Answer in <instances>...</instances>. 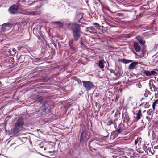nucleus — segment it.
I'll use <instances>...</instances> for the list:
<instances>
[{
	"label": "nucleus",
	"instance_id": "10",
	"mask_svg": "<svg viewBox=\"0 0 158 158\" xmlns=\"http://www.w3.org/2000/svg\"><path fill=\"white\" fill-rule=\"evenodd\" d=\"M23 1L25 5H27V4H28L30 5H32L34 4L35 2L34 1H33L32 0H25Z\"/></svg>",
	"mask_w": 158,
	"mask_h": 158
},
{
	"label": "nucleus",
	"instance_id": "12",
	"mask_svg": "<svg viewBox=\"0 0 158 158\" xmlns=\"http://www.w3.org/2000/svg\"><path fill=\"white\" fill-rule=\"evenodd\" d=\"M137 117L136 118L139 120L140 118V117L142 116L141 110H139L136 114Z\"/></svg>",
	"mask_w": 158,
	"mask_h": 158
},
{
	"label": "nucleus",
	"instance_id": "25",
	"mask_svg": "<svg viewBox=\"0 0 158 158\" xmlns=\"http://www.w3.org/2000/svg\"><path fill=\"white\" fill-rule=\"evenodd\" d=\"M12 50H13V51H14L15 50V48H13Z\"/></svg>",
	"mask_w": 158,
	"mask_h": 158
},
{
	"label": "nucleus",
	"instance_id": "11",
	"mask_svg": "<svg viewBox=\"0 0 158 158\" xmlns=\"http://www.w3.org/2000/svg\"><path fill=\"white\" fill-rule=\"evenodd\" d=\"M104 61L102 60L100 61L98 63V66L100 68H103L104 67Z\"/></svg>",
	"mask_w": 158,
	"mask_h": 158
},
{
	"label": "nucleus",
	"instance_id": "18",
	"mask_svg": "<svg viewBox=\"0 0 158 158\" xmlns=\"http://www.w3.org/2000/svg\"><path fill=\"white\" fill-rule=\"evenodd\" d=\"M52 23H55V24L57 23L59 24H61V25H62V23L60 21H55V22H53Z\"/></svg>",
	"mask_w": 158,
	"mask_h": 158
},
{
	"label": "nucleus",
	"instance_id": "13",
	"mask_svg": "<svg viewBox=\"0 0 158 158\" xmlns=\"http://www.w3.org/2000/svg\"><path fill=\"white\" fill-rule=\"evenodd\" d=\"M12 24L10 23H5L3 24V26H5V27H11L12 26Z\"/></svg>",
	"mask_w": 158,
	"mask_h": 158
},
{
	"label": "nucleus",
	"instance_id": "6",
	"mask_svg": "<svg viewBox=\"0 0 158 158\" xmlns=\"http://www.w3.org/2000/svg\"><path fill=\"white\" fill-rule=\"evenodd\" d=\"M138 64V62H134L131 63L129 65V69L130 70L133 69Z\"/></svg>",
	"mask_w": 158,
	"mask_h": 158
},
{
	"label": "nucleus",
	"instance_id": "28",
	"mask_svg": "<svg viewBox=\"0 0 158 158\" xmlns=\"http://www.w3.org/2000/svg\"><path fill=\"white\" fill-rule=\"evenodd\" d=\"M83 14H82L81 16H82Z\"/></svg>",
	"mask_w": 158,
	"mask_h": 158
},
{
	"label": "nucleus",
	"instance_id": "5",
	"mask_svg": "<svg viewBox=\"0 0 158 158\" xmlns=\"http://www.w3.org/2000/svg\"><path fill=\"white\" fill-rule=\"evenodd\" d=\"M156 71H157L158 70L157 69H155L154 70L151 71L145 70L144 71V73L146 76H150L156 74L157 73Z\"/></svg>",
	"mask_w": 158,
	"mask_h": 158
},
{
	"label": "nucleus",
	"instance_id": "23",
	"mask_svg": "<svg viewBox=\"0 0 158 158\" xmlns=\"http://www.w3.org/2000/svg\"><path fill=\"white\" fill-rule=\"evenodd\" d=\"M138 143V139L136 140L135 141V145H136V144L137 143Z\"/></svg>",
	"mask_w": 158,
	"mask_h": 158
},
{
	"label": "nucleus",
	"instance_id": "8",
	"mask_svg": "<svg viewBox=\"0 0 158 158\" xmlns=\"http://www.w3.org/2000/svg\"><path fill=\"white\" fill-rule=\"evenodd\" d=\"M95 28L93 27L87 28L86 31L90 33L93 34L96 31Z\"/></svg>",
	"mask_w": 158,
	"mask_h": 158
},
{
	"label": "nucleus",
	"instance_id": "27",
	"mask_svg": "<svg viewBox=\"0 0 158 158\" xmlns=\"http://www.w3.org/2000/svg\"><path fill=\"white\" fill-rule=\"evenodd\" d=\"M81 18H82V17H81V18L80 19V20L81 19Z\"/></svg>",
	"mask_w": 158,
	"mask_h": 158
},
{
	"label": "nucleus",
	"instance_id": "17",
	"mask_svg": "<svg viewBox=\"0 0 158 158\" xmlns=\"http://www.w3.org/2000/svg\"><path fill=\"white\" fill-rule=\"evenodd\" d=\"M153 111V110H152V109H149L147 111V114L149 115H151V113H152Z\"/></svg>",
	"mask_w": 158,
	"mask_h": 158
},
{
	"label": "nucleus",
	"instance_id": "7",
	"mask_svg": "<svg viewBox=\"0 0 158 158\" xmlns=\"http://www.w3.org/2000/svg\"><path fill=\"white\" fill-rule=\"evenodd\" d=\"M134 47L135 50L137 52H139L140 51L141 48L139 44L136 42L134 43Z\"/></svg>",
	"mask_w": 158,
	"mask_h": 158
},
{
	"label": "nucleus",
	"instance_id": "24",
	"mask_svg": "<svg viewBox=\"0 0 158 158\" xmlns=\"http://www.w3.org/2000/svg\"><path fill=\"white\" fill-rule=\"evenodd\" d=\"M118 133H120V132H121V130H119L118 131Z\"/></svg>",
	"mask_w": 158,
	"mask_h": 158
},
{
	"label": "nucleus",
	"instance_id": "3",
	"mask_svg": "<svg viewBox=\"0 0 158 158\" xmlns=\"http://www.w3.org/2000/svg\"><path fill=\"white\" fill-rule=\"evenodd\" d=\"M19 9V6L18 5L14 4L12 5L9 9L8 11L11 14H15Z\"/></svg>",
	"mask_w": 158,
	"mask_h": 158
},
{
	"label": "nucleus",
	"instance_id": "21",
	"mask_svg": "<svg viewBox=\"0 0 158 158\" xmlns=\"http://www.w3.org/2000/svg\"><path fill=\"white\" fill-rule=\"evenodd\" d=\"M93 24L95 25H96V27H99V24L98 23H93Z\"/></svg>",
	"mask_w": 158,
	"mask_h": 158
},
{
	"label": "nucleus",
	"instance_id": "20",
	"mask_svg": "<svg viewBox=\"0 0 158 158\" xmlns=\"http://www.w3.org/2000/svg\"><path fill=\"white\" fill-rule=\"evenodd\" d=\"M84 135V133L82 134L81 136V140H82V139H84V137L83 136Z\"/></svg>",
	"mask_w": 158,
	"mask_h": 158
},
{
	"label": "nucleus",
	"instance_id": "19",
	"mask_svg": "<svg viewBox=\"0 0 158 158\" xmlns=\"http://www.w3.org/2000/svg\"><path fill=\"white\" fill-rule=\"evenodd\" d=\"M6 27H5V26H3V24L2 25V26L1 28V30L2 31H4L5 30H6Z\"/></svg>",
	"mask_w": 158,
	"mask_h": 158
},
{
	"label": "nucleus",
	"instance_id": "26",
	"mask_svg": "<svg viewBox=\"0 0 158 158\" xmlns=\"http://www.w3.org/2000/svg\"><path fill=\"white\" fill-rule=\"evenodd\" d=\"M49 152L50 153H52V151H49Z\"/></svg>",
	"mask_w": 158,
	"mask_h": 158
},
{
	"label": "nucleus",
	"instance_id": "2",
	"mask_svg": "<svg viewBox=\"0 0 158 158\" xmlns=\"http://www.w3.org/2000/svg\"><path fill=\"white\" fill-rule=\"evenodd\" d=\"M72 29L73 32V37L76 40H78L79 37V25L77 24L74 23Z\"/></svg>",
	"mask_w": 158,
	"mask_h": 158
},
{
	"label": "nucleus",
	"instance_id": "4",
	"mask_svg": "<svg viewBox=\"0 0 158 158\" xmlns=\"http://www.w3.org/2000/svg\"><path fill=\"white\" fill-rule=\"evenodd\" d=\"M84 86L88 90H90L94 86L93 83L90 81H82Z\"/></svg>",
	"mask_w": 158,
	"mask_h": 158
},
{
	"label": "nucleus",
	"instance_id": "15",
	"mask_svg": "<svg viewBox=\"0 0 158 158\" xmlns=\"http://www.w3.org/2000/svg\"><path fill=\"white\" fill-rule=\"evenodd\" d=\"M158 100H156L152 104V108L153 110H154L155 109V106L156 105L157 103Z\"/></svg>",
	"mask_w": 158,
	"mask_h": 158
},
{
	"label": "nucleus",
	"instance_id": "22",
	"mask_svg": "<svg viewBox=\"0 0 158 158\" xmlns=\"http://www.w3.org/2000/svg\"><path fill=\"white\" fill-rule=\"evenodd\" d=\"M23 46H19L18 47V48L19 50L21 48H23Z\"/></svg>",
	"mask_w": 158,
	"mask_h": 158
},
{
	"label": "nucleus",
	"instance_id": "9",
	"mask_svg": "<svg viewBox=\"0 0 158 158\" xmlns=\"http://www.w3.org/2000/svg\"><path fill=\"white\" fill-rule=\"evenodd\" d=\"M136 39L139 42L142 44L144 45L145 43V41H144L143 39L140 36H138L136 37Z\"/></svg>",
	"mask_w": 158,
	"mask_h": 158
},
{
	"label": "nucleus",
	"instance_id": "14",
	"mask_svg": "<svg viewBox=\"0 0 158 158\" xmlns=\"http://www.w3.org/2000/svg\"><path fill=\"white\" fill-rule=\"evenodd\" d=\"M121 62L124 63H128L131 62V61L129 60H127L125 59H121Z\"/></svg>",
	"mask_w": 158,
	"mask_h": 158
},
{
	"label": "nucleus",
	"instance_id": "1",
	"mask_svg": "<svg viewBox=\"0 0 158 158\" xmlns=\"http://www.w3.org/2000/svg\"><path fill=\"white\" fill-rule=\"evenodd\" d=\"M24 119L22 117H19L16 122L13 131L14 133H17L19 131L24 128Z\"/></svg>",
	"mask_w": 158,
	"mask_h": 158
},
{
	"label": "nucleus",
	"instance_id": "16",
	"mask_svg": "<svg viewBox=\"0 0 158 158\" xmlns=\"http://www.w3.org/2000/svg\"><path fill=\"white\" fill-rule=\"evenodd\" d=\"M75 21L76 23L79 22V17L78 15H77L75 18Z\"/></svg>",
	"mask_w": 158,
	"mask_h": 158
}]
</instances>
